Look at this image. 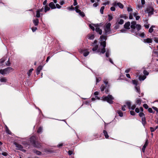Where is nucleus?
Instances as JSON below:
<instances>
[{
	"mask_svg": "<svg viewBox=\"0 0 158 158\" xmlns=\"http://www.w3.org/2000/svg\"><path fill=\"white\" fill-rule=\"evenodd\" d=\"M33 22L34 25L35 26H36L38 25V23H39V20L37 19H33Z\"/></svg>",
	"mask_w": 158,
	"mask_h": 158,
	"instance_id": "nucleus-19",
	"label": "nucleus"
},
{
	"mask_svg": "<svg viewBox=\"0 0 158 158\" xmlns=\"http://www.w3.org/2000/svg\"><path fill=\"white\" fill-rule=\"evenodd\" d=\"M141 120L142 124L143 126L144 127L146 123L145 118L143 117V118H142Z\"/></svg>",
	"mask_w": 158,
	"mask_h": 158,
	"instance_id": "nucleus-25",
	"label": "nucleus"
},
{
	"mask_svg": "<svg viewBox=\"0 0 158 158\" xmlns=\"http://www.w3.org/2000/svg\"><path fill=\"white\" fill-rule=\"evenodd\" d=\"M117 6L120 8H123V5L120 2H117Z\"/></svg>",
	"mask_w": 158,
	"mask_h": 158,
	"instance_id": "nucleus-38",
	"label": "nucleus"
},
{
	"mask_svg": "<svg viewBox=\"0 0 158 158\" xmlns=\"http://www.w3.org/2000/svg\"><path fill=\"white\" fill-rule=\"evenodd\" d=\"M127 105L128 106L129 109H131V103L130 102H126Z\"/></svg>",
	"mask_w": 158,
	"mask_h": 158,
	"instance_id": "nucleus-41",
	"label": "nucleus"
},
{
	"mask_svg": "<svg viewBox=\"0 0 158 158\" xmlns=\"http://www.w3.org/2000/svg\"><path fill=\"white\" fill-rule=\"evenodd\" d=\"M117 113L121 117H122L123 116V114L122 112L120 110H118L117 111Z\"/></svg>",
	"mask_w": 158,
	"mask_h": 158,
	"instance_id": "nucleus-33",
	"label": "nucleus"
},
{
	"mask_svg": "<svg viewBox=\"0 0 158 158\" xmlns=\"http://www.w3.org/2000/svg\"><path fill=\"white\" fill-rule=\"evenodd\" d=\"M130 113L132 115H135V112L133 111H130Z\"/></svg>",
	"mask_w": 158,
	"mask_h": 158,
	"instance_id": "nucleus-56",
	"label": "nucleus"
},
{
	"mask_svg": "<svg viewBox=\"0 0 158 158\" xmlns=\"http://www.w3.org/2000/svg\"><path fill=\"white\" fill-rule=\"evenodd\" d=\"M143 106L145 109H147L148 108V105L146 104H144Z\"/></svg>",
	"mask_w": 158,
	"mask_h": 158,
	"instance_id": "nucleus-52",
	"label": "nucleus"
},
{
	"mask_svg": "<svg viewBox=\"0 0 158 158\" xmlns=\"http://www.w3.org/2000/svg\"><path fill=\"white\" fill-rule=\"evenodd\" d=\"M79 8V6H76L75 7V11L77 13H78V11H79L80 10L78 9Z\"/></svg>",
	"mask_w": 158,
	"mask_h": 158,
	"instance_id": "nucleus-47",
	"label": "nucleus"
},
{
	"mask_svg": "<svg viewBox=\"0 0 158 158\" xmlns=\"http://www.w3.org/2000/svg\"><path fill=\"white\" fill-rule=\"evenodd\" d=\"M132 83L135 85V90L136 91V92L138 93L139 95V97L142 96L143 95V94L142 93L141 94H140V89L139 87L137 86V84H138V81L136 80H133L132 81Z\"/></svg>",
	"mask_w": 158,
	"mask_h": 158,
	"instance_id": "nucleus-8",
	"label": "nucleus"
},
{
	"mask_svg": "<svg viewBox=\"0 0 158 158\" xmlns=\"http://www.w3.org/2000/svg\"><path fill=\"white\" fill-rule=\"evenodd\" d=\"M148 144V142L147 141H146L144 144L143 145V147L142 148V151L143 152H144L145 150V148H146V146Z\"/></svg>",
	"mask_w": 158,
	"mask_h": 158,
	"instance_id": "nucleus-22",
	"label": "nucleus"
},
{
	"mask_svg": "<svg viewBox=\"0 0 158 158\" xmlns=\"http://www.w3.org/2000/svg\"><path fill=\"white\" fill-rule=\"evenodd\" d=\"M124 22V21L123 19H118L117 20L116 23H118V24L122 25L123 23Z\"/></svg>",
	"mask_w": 158,
	"mask_h": 158,
	"instance_id": "nucleus-21",
	"label": "nucleus"
},
{
	"mask_svg": "<svg viewBox=\"0 0 158 158\" xmlns=\"http://www.w3.org/2000/svg\"><path fill=\"white\" fill-rule=\"evenodd\" d=\"M34 147L38 148H40L41 145L40 143L36 142L33 145Z\"/></svg>",
	"mask_w": 158,
	"mask_h": 158,
	"instance_id": "nucleus-23",
	"label": "nucleus"
},
{
	"mask_svg": "<svg viewBox=\"0 0 158 158\" xmlns=\"http://www.w3.org/2000/svg\"><path fill=\"white\" fill-rule=\"evenodd\" d=\"M14 144L15 146V147L17 148V149L22 150L23 148V146L21 144H18L16 142H15Z\"/></svg>",
	"mask_w": 158,
	"mask_h": 158,
	"instance_id": "nucleus-12",
	"label": "nucleus"
},
{
	"mask_svg": "<svg viewBox=\"0 0 158 158\" xmlns=\"http://www.w3.org/2000/svg\"><path fill=\"white\" fill-rule=\"evenodd\" d=\"M2 155L4 156H6L8 155V154L7 152H3L2 153Z\"/></svg>",
	"mask_w": 158,
	"mask_h": 158,
	"instance_id": "nucleus-53",
	"label": "nucleus"
},
{
	"mask_svg": "<svg viewBox=\"0 0 158 158\" xmlns=\"http://www.w3.org/2000/svg\"><path fill=\"white\" fill-rule=\"evenodd\" d=\"M33 70V69H31L27 73V74L28 76H30L31 74V72Z\"/></svg>",
	"mask_w": 158,
	"mask_h": 158,
	"instance_id": "nucleus-42",
	"label": "nucleus"
},
{
	"mask_svg": "<svg viewBox=\"0 0 158 158\" xmlns=\"http://www.w3.org/2000/svg\"><path fill=\"white\" fill-rule=\"evenodd\" d=\"M136 107V105H132L131 106V109H132V110H134L135 109V108Z\"/></svg>",
	"mask_w": 158,
	"mask_h": 158,
	"instance_id": "nucleus-57",
	"label": "nucleus"
},
{
	"mask_svg": "<svg viewBox=\"0 0 158 158\" xmlns=\"http://www.w3.org/2000/svg\"><path fill=\"white\" fill-rule=\"evenodd\" d=\"M131 31L134 35L137 37L139 36L142 38L144 37V33L142 32L139 34V31L141 28V26L140 25L137 24L136 22L133 21L131 22Z\"/></svg>",
	"mask_w": 158,
	"mask_h": 158,
	"instance_id": "nucleus-2",
	"label": "nucleus"
},
{
	"mask_svg": "<svg viewBox=\"0 0 158 158\" xmlns=\"http://www.w3.org/2000/svg\"><path fill=\"white\" fill-rule=\"evenodd\" d=\"M100 46L98 48V41L95 40L93 43H91V45L93 47L92 48L93 52H95L98 53L99 54L101 55L102 54H103L105 52L106 56L107 57H109L110 54V51L109 48H106V50L105 49L106 47V41L107 39V36L104 35H102L100 36Z\"/></svg>",
	"mask_w": 158,
	"mask_h": 158,
	"instance_id": "nucleus-1",
	"label": "nucleus"
},
{
	"mask_svg": "<svg viewBox=\"0 0 158 158\" xmlns=\"http://www.w3.org/2000/svg\"><path fill=\"white\" fill-rule=\"evenodd\" d=\"M103 82L105 85H102L100 87V89L102 92L105 89V92L106 94H107L109 91L108 88L109 86L108 85V79L105 78H104Z\"/></svg>",
	"mask_w": 158,
	"mask_h": 158,
	"instance_id": "nucleus-3",
	"label": "nucleus"
},
{
	"mask_svg": "<svg viewBox=\"0 0 158 158\" xmlns=\"http://www.w3.org/2000/svg\"><path fill=\"white\" fill-rule=\"evenodd\" d=\"M101 23L99 24H96L95 25V31L96 32L100 35H102V29H100L99 27L101 26Z\"/></svg>",
	"mask_w": 158,
	"mask_h": 158,
	"instance_id": "nucleus-9",
	"label": "nucleus"
},
{
	"mask_svg": "<svg viewBox=\"0 0 158 158\" xmlns=\"http://www.w3.org/2000/svg\"><path fill=\"white\" fill-rule=\"evenodd\" d=\"M50 9V8L48 6L46 5L45 6L44 8V11L45 12H46L47 11L49 10Z\"/></svg>",
	"mask_w": 158,
	"mask_h": 158,
	"instance_id": "nucleus-35",
	"label": "nucleus"
},
{
	"mask_svg": "<svg viewBox=\"0 0 158 158\" xmlns=\"http://www.w3.org/2000/svg\"><path fill=\"white\" fill-rule=\"evenodd\" d=\"M73 1H74V2L73 3V5L74 6H76L77 5V0H73Z\"/></svg>",
	"mask_w": 158,
	"mask_h": 158,
	"instance_id": "nucleus-63",
	"label": "nucleus"
},
{
	"mask_svg": "<svg viewBox=\"0 0 158 158\" xmlns=\"http://www.w3.org/2000/svg\"><path fill=\"white\" fill-rule=\"evenodd\" d=\"M112 5L114 7H116L117 6V3L116 2H115L113 3Z\"/></svg>",
	"mask_w": 158,
	"mask_h": 158,
	"instance_id": "nucleus-60",
	"label": "nucleus"
},
{
	"mask_svg": "<svg viewBox=\"0 0 158 158\" xmlns=\"http://www.w3.org/2000/svg\"><path fill=\"white\" fill-rule=\"evenodd\" d=\"M130 25V22H128L127 23H126L124 25V27L127 29H130L129 27Z\"/></svg>",
	"mask_w": 158,
	"mask_h": 158,
	"instance_id": "nucleus-15",
	"label": "nucleus"
},
{
	"mask_svg": "<svg viewBox=\"0 0 158 158\" xmlns=\"http://www.w3.org/2000/svg\"><path fill=\"white\" fill-rule=\"evenodd\" d=\"M152 39L147 38L143 40V42L145 43H151L152 42Z\"/></svg>",
	"mask_w": 158,
	"mask_h": 158,
	"instance_id": "nucleus-13",
	"label": "nucleus"
},
{
	"mask_svg": "<svg viewBox=\"0 0 158 158\" xmlns=\"http://www.w3.org/2000/svg\"><path fill=\"white\" fill-rule=\"evenodd\" d=\"M155 26H152L151 27H150L149 30V32L151 33L153 31V27H154Z\"/></svg>",
	"mask_w": 158,
	"mask_h": 158,
	"instance_id": "nucleus-39",
	"label": "nucleus"
},
{
	"mask_svg": "<svg viewBox=\"0 0 158 158\" xmlns=\"http://www.w3.org/2000/svg\"><path fill=\"white\" fill-rule=\"evenodd\" d=\"M146 78V77L145 76H139V79L140 81H143Z\"/></svg>",
	"mask_w": 158,
	"mask_h": 158,
	"instance_id": "nucleus-24",
	"label": "nucleus"
},
{
	"mask_svg": "<svg viewBox=\"0 0 158 158\" xmlns=\"http://www.w3.org/2000/svg\"><path fill=\"white\" fill-rule=\"evenodd\" d=\"M43 131V128L41 127H40L37 130V133H41Z\"/></svg>",
	"mask_w": 158,
	"mask_h": 158,
	"instance_id": "nucleus-36",
	"label": "nucleus"
},
{
	"mask_svg": "<svg viewBox=\"0 0 158 158\" xmlns=\"http://www.w3.org/2000/svg\"><path fill=\"white\" fill-rule=\"evenodd\" d=\"M88 39L89 40H92L94 37V34H90L88 36Z\"/></svg>",
	"mask_w": 158,
	"mask_h": 158,
	"instance_id": "nucleus-31",
	"label": "nucleus"
},
{
	"mask_svg": "<svg viewBox=\"0 0 158 158\" xmlns=\"http://www.w3.org/2000/svg\"><path fill=\"white\" fill-rule=\"evenodd\" d=\"M102 98L103 101H106L110 104H112L113 103L112 100L114 99L113 96L110 95H108L106 97L103 96Z\"/></svg>",
	"mask_w": 158,
	"mask_h": 158,
	"instance_id": "nucleus-7",
	"label": "nucleus"
},
{
	"mask_svg": "<svg viewBox=\"0 0 158 158\" xmlns=\"http://www.w3.org/2000/svg\"><path fill=\"white\" fill-rule=\"evenodd\" d=\"M154 10L152 7L151 6H148L145 11L146 13H148L149 14L152 15L153 13Z\"/></svg>",
	"mask_w": 158,
	"mask_h": 158,
	"instance_id": "nucleus-10",
	"label": "nucleus"
},
{
	"mask_svg": "<svg viewBox=\"0 0 158 158\" xmlns=\"http://www.w3.org/2000/svg\"><path fill=\"white\" fill-rule=\"evenodd\" d=\"M36 17L37 18H39L40 17V12L38 10H37L36 11Z\"/></svg>",
	"mask_w": 158,
	"mask_h": 158,
	"instance_id": "nucleus-45",
	"label": "nucleus"
},
{
	"mask_svg": "<svg viewBox=\"0 0 158 158\" xmlns=\"http://www.w3.org/2000/svg\"><path fill=\"white\" fill-rule=\"evenodd\" d=\"M105 8V7L104 6H102L101 8L100 9V12L101 14H103V10Z\"/></svg>",
	"mask_w": 158,
	"mask_h": 158,
	"instance_id": "nucleus-43",
	"label": "nucleus"
},
{
	"mask_svg": "<svg viewBox=\"0 0 158 158\" xmlns=\"http://www.w3.org/2000/svg\"><path fill=\"white\" fill-rule=\"evenodd\" d=\"M0 73L2 75H5L6 74L4 69H0Z\"/></svg>",
	"mask_w": 158,
	"mask_h": 158,
	"instance_id": "nucleus-34",
	"label": "nucleus"
},
{
	"mask_svg": "<svg viewBox=\"0 0 158 158\" xmlns=\"http://www.w3.org/2000/svg\"><path fill=\"white\" fill-rule=\"evenodd\" d=\"M7 79L6 77H3L0 79V81L2 82H6L7 81Z\"/></svg>",
	"mask_w": 158,
	"mask_h": 158,
	"instance_id": "nucleus-26",
	"label": "nucleus"
},
{
	"mask_svg": "<svg viewBox=\"0 0 158 158\" xmlns=\"http://www.w3.org/2000/svg\"><path fill=\"white\" fill-rule=\"evenodd\" d=\"M103 133L106 139H107L109 138V136L107 132L105 130H104L103 131Z\"/></svg>",
	"mask_w": 158,
	"mask_h": 158,
	"instance_id": "nucleus-27",
	"label": "nucleus"
},
{
	"mask_svg": "<svg viewBox=\"0 0 158 158\" xmlns=\"http://www.w3.org/2000/svg\"><path fill=\"white\" fill-rule=\"evenodd\" d=\"M101 80V78L100 77L96 78V84L98 82Z\"/></svg>",
	"mask_w": 158,
	"mask_h": 158,
	"instance_id": "nucleus-48",
	"label": "nucleus"
},
{
	"mask_svg": "<svg viewBox=\"0 0 158 158\" xmlns=\"http://www.w3.org/2000/svg\"><path fill=\"white\" fill-rule=\"evenodd\" d=\"M143 73L145 75L144 76H148L149 74V73L146 70H144L143 71Z\"/></svg>",
	"mask_w": 158,
	"mask_h": 158,
	"instance_id": "nucleus-46",
	"label": "nucleus"
},
{
	"mask_svg": "<svg viewBox=\"0 0 158 158\" xmlns=\"http://www.w3.org/2000/svg\"><path fill=\"white\" fill-rule=\"evenodd\" d=\"M43 69V67L41 65L39 66L36 69V74L37 75L39 74L40 73Z\"/></svg>",
	"mask_w": 158,
	"mask_h": 158,
	"instance_id": "nucleus-14",
	"label": "nucleus"
},
{
	"mask_svg": "<svg viewBox=\"0 0 158 158\" xmlns=\"http://www.w3.org/2000/svg\"><path fill=\"white\" fill-rule=\"evenodd\" d=\"M36 139V137L35 136H32L30 138L29 141H30V143L29 142L27 143L25 141H24L22 142V143L25 145H29L30 143L33 145L36 142L35 141Z\"/></svg>",
	"mask_w": 158,
	"mask_h": 158,
	"instance_id": "nucleus-6",
	"label": "nucleus"
},
{
	"mask_svg": "<svg viewBox=\"0 0 158 158\" xmlns=\"http://www.w3.org/2000/svg\"><path fill=\"white\" fill-rule=\"evenodd\" d=\"M143 7L141 5H138L136 8L138 10H139L140 9H141Z\"/></svg>",
	"mask_w": 158,
	"mask_h": 158,
	"instance_id": "nucleus-44",
	"label": "nucleus"
},
{
	"mask_svg": "<svg viewBox=\"0 0 158 158\" xmlns=\"http://www.w3.org/2000/svg\"><path fill=\"white\" fill-rule=\"evenodd\" d=\"M153 40L156 42L158 43V38L155 37L153 38Z\"/></svg>",
	"mask_w": 158,
	"mask_h": 158,
	"instance_id": "nucleus-58",
	"label": "nucleus"
},
{
	"mask_svg": "<svg viewBox=\"0 0 158 158\" xmlns=\"http://www.w3.org/2000/svg\"><path fill=\"white\" fill-rule=\"evenodd\" d=\"M96 24H91L89 25V27L93 30L94 31L95 30V25Z\"/></svg>",
	"mask_w": 158,
	"mask_h": 158,
	"instance_id": "nucleus-28",
	"label": "nucleus"
},
{
	"mask_svg": "<svg viewBox=\"0 0 158 158\" xmlns=\"http://www.w3.org/2000/svg\"><path fill=\"white\" fill-rule=\"evenodd\" d=\"M67 9L69 10H74V8L73 7V5L71 6L70 7H68Z\"/></svg>",
	"mask_w": 158,
	"mask_h": 158,
	"instance_id": "nucleus-37",
	"label": "nucleus"
},
{
	"mask_svg": "<svg viewBox=\"0 0 158 158\" xmlns=\"http://www.w3.org/2000/svg\"><path fill=\"white\" fill-rule=\"evenodd\" d=\"M6 133H7L9 135H11V131L9 130L8 128L7 127V126H6Z\"/></svg>",
	"mask_w": 158,
	"mask_h": 158,
	"instance_id": "nucleus-32",
	"label": "nucleus"
},
{
	"mask_svg": "<svg viewBox=\"0 0 158 158\" xmlns=\"http://www.w3.org/2000/svg\"><path fill=\"white\" fill-rule=\"evenodd\" d=\"M77 13H78L79 15H80L82 17L85 16V14L83 12L81 11L80 10Z\"/></svg>",
	"mask_w": 158,
	"mask_h": 158,
	"instance_id": "nucleus-30",
	"label": "nucleus"
},
{
	"mask_svg": "<svg viewBox=\"0 0 158 158\" xmlns=\"http://www.w3.org/2000/svg\"><path fill=\"white\" fill-rule=\"evenodd\" d=\"M31 29L33 32H34L36 31L37 29V28L36 27H33L31 28Z\"/></svg>",
	"mask_w": 158,
	"mask_h": 158,
	"instance_id": "nucleus-49",
	"label": "nucleus"
},
{
	"mask_svg": "<svg viewBox=\"0 0 158 158\" xmlns=\"http://www.w3.org/2000/svg\"><path fill=\"white\" fill-rule=\"evenodd\" d=\"M139 116L140 117L142 118H143V117H145V114L143 112H141V113H139Z\"/></svg>",
	"mask_w": 158,
	"mask_h": 158,
	"instance_id": "nucleus-40",
	"label": "nucleus"
},
{
	"mask_svg": "<svg viewBox=\"0 0 158 158\" xmlns=\"http://www.w3.org/2000/svg\"><path fill=\"white\" fill-rule=\"evenodd\" d=\"M5 70L6 73V74L9 73L12 70V68L10 67H8L6 68L5 69Z\"/></svg>",
	"mask_w": 158,
	"mask_h": 158,
	"instance_id": "nucleus-16",
	"label": "nucleus"
},
{
	"mask_svg": "<svg viewBox=\"0 0 158 158\" xmlns=\"http://www.w3.org/2000/svg\"><path fill=\"white\" fill-rule=\"evenodd\" d=\"M135 111L137 113H139V109L138 108H136L135 109Z\"/></svg>",
	"mask_w": 158,
	"mask_h": 158,
	"instance_id": "nucleus-64",
	"label": "nucleus"
},
{
	"mask_svg": "<svg viewBox=\"0 0 158 158\" xmlns=\"http://www.w3.org/2000/svg\"><path fill=\"white\" fill-rule=\"evenodd\" d=\"M141 99L139 98H137L135 100V102L137 104L140 105L141 103Z\"/></svg>",
	"mask_w": 158,
	"mask_h": 158,
	"instance_id": "nucleus-20",
	"label": "nucleus"
},
{
	"mask_svg": "<svg viewBox=\"0 0 158 158\" xmlns=\"http://www.w3.org/2000/svg\"><path fill=\"white\" fill-rule=\"evenodd\" d=\"M148 111L150 113H154V112L153 111L152 109L151 108H150L148 109Z\"/></svg>",
	"mask_w": 158,
	"mask_h": 158,
	"instance_id": "nucleus-50",
	"label": "nucleus"
},
{
	"mask_svg": "<svg viewBox=\"0 0 158 158\" xmlns=\"http://www.w3.org/2000/svg\"><path fill=\"white\" fill-rule=\"evenodd\" d=\"M6 60V57H4L0 60V66L3 65V63Z\"/></svg>",
	"mask_w": 158,
	"mask_h": 158,
	"instance_id": "nucleus-18",
	"label": "nucleus"
},
{
	"mask_svg": "<svg viewBox=\"0 0 158 158\" xmlns=\"http://www.w3.org/2000/svg\"><path fill=\"white\" fill-rule=\"evenodd\" d=\"M33 152L38 155H41L42 154L41 152L36 150H33Z\"/></svg>",
	"mask_w": 158,
	"mask_h": 158,
	"instance_id": "nucleus-29",
	"label": "nucleus"
},
{
	"mask_svg": "<svg viewBox=\"0 0 158 158\" xmlns=\"http://www.w3.org/2000/svg\"><path fill=\"white\" fill-rule=\"evenodd\" d=\"M103 82L105 85H102L100 87V89L102 92L105 89V92L106 94H107L109 91L108 88L109 86L108 85V79L105 78H104Z\"/></svg>",
	"mask_w": 158,
	"mask_h": 158,
	"instance_id": "nucleus-4",
	"label": "nucleus"
},
{
	"mask_svg": "<svg viewBox=\"0 0 158 158\" xmlns=\"http://www.w3.org/2000/svg\"><path fill=\"white\" fill-rule=\"evenodd\" d=\"M80 52L83 54L84 56H87L89 54V52L87 49H82L81 50Z\"/></svg>",
	"mask_w": 158,
	"mask_h": 158,
	"instance_id": "nucleus-11",
	"label": "nucleus"
},
{
	"mask_svg": "<svg viewBox=\"0 0 158 158\" xmlns=\"http://www.w3.org/2000/svg\"><path fill=\"white\" fill-rule=\"evenodd\" d=\"M127 10L128 12H131L132 10V9L130 7H128L127 8Z\"/></svg>",
	"mask_w": 158,
	"mask_h": 158,
	"instance_id": "nucleus-55",
	"label": "nucleus"
},
{
	"mask_svg": "<svg viewBox=\"0 0 158 158\" xmlns=\"http://www.w3.org/2000/svg\"><path fill=\"white\" fill-rule=\"evenodd\" d=\"M108 20L109 21H111L113 19V17H112V16H111V15H108Z\"/></svg>",
	"mask_w": 158,
	"mask_h": 158,
	"instance_id": "nucleus-51",
	"label": "nucleus"
},
{
	"mask_svg": "<svg viewBox=\"0 0 158 158\" xmlns=\"http://www.w3.org/2000/svg\"><path fill=\"white\" fill-rule=\"evenodd\" d=\"M152 108L155 110L157 112H158V108L157 107L154 106L152 107Z\"/></svg>",
	"mask_w": 158,
	"mask_h": 158,
	"instance_id": "nucleus-61",
	"label": "nucleus"
},
{
	"mask_svg": "<svg viewBox=\"0 0 158 158\" xmlns=\"http://www.w3.org/2000/svg\"><path fill=\"white\" fill-rule=\"evenodd\" d=\"M133 14L134 17H135L136 16H137V15L138 14V13L137 11H136L135 12H134Z\"/></svg>",
	"mask_w": 158,
	"mask_h": 158,
	"instance_id": "nucleus-59",
	"label": "nucleus"
},
{
	"mask_svg": "<svg viewBox=\"0 0 158 158\" xmlns=\"http://www.w3.org/2000/svg\"><path fill=\"white\" fill-rule=\"evenodd\" d=\"M115 7L114 6L111 7L110 8V10L112 11H114L115 10Z\"/></svg>",
	"mask_w": 158,
	"mask_h": 158,
	"instance_id": "nucleus-62",
	"label": "nucleus"
},
{
	"mask_svg": "<svg viewBox=\"0 0 158 158\" xmlns=\"http://www.w3.org/2000/svg\"><path fill=\"white\" fill-rule=\"evenodd\" d=\"M10 63L9 61V59H8L6 63V65L7 66H10Z\"/></svg>",
	"mask_w": 158,
	"mask_h": 158,
	"instance_id": "nucleus-54",
	"label": "nucleus"
},
{
	"mask_svg": "<svg viewBox=\"0 0 158 158\" xmlns=\"http://www.w3.org/2000/svg\"><path fill=\"white\" fill-rule=\"evenodd\" d=\"M49 6L52 9H54L56 8L55 4L52 2H50L49 4Z\"/></svg>",
	"mask_w": 158,
	"mask_h": 158,
	"instance_id": "nucleus-17",
	"label": "nucleus"
},
{
	"mask_svg": "<svg viewBox=\"0 0 158 158\" xmlns=\"http://www.w3.org/2000/svg\"><path fill=\"white\" fill-rule=\"evenodd\" d=\"M111 24L110 23H107L104 27V33L105 35H108L111 33L110 27Z\"/></svg>",
	"mask_w": 158,
	"mask_h": 158,
	"instance_id": "nucleus-5",
	"label": "nucleus"
}]
</instances>
